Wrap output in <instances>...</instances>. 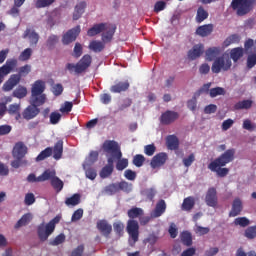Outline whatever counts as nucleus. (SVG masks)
Instances as JSON below:
<instances>
[{
    "mask_svg": "<svg viewBox=\"0 0 256 256\" xmlns=\"http://www.w3.org/2000/svg\"><path fill=\"white\" fill-rule=\"evenodd\" d=\"M235 153V148L226 150L218 158L209 163L208 169L213 173H216L218 177H227V175H229V168L222 167L235 161Z\"/></svg>",
    "mask_w": 256,
    "mask_h": 256,
    "instance_id": "1",
    "label": "nucleus"
},
{
    "mask_svg": "<svg viewBox=\"0 0 256 256\" xmlns=\"http://www.w3.org/2000/svg\"><path fill=\"white\" fill-rule=\"evenodd\" d=\"M244 53L245 50L241 47L233 48L230 51V57L229 55H223L214 60L212 64V72L221 73V71H229L233 65L231 59L234 61V63H237V61L243 57Z\"/></svg>",
    "mask_w": 256,
    "mask_h": 256,
    "instance_id": "2",
    "label": "nucleus"
},
{
    "mask_svg": "<svg viewBox=\"0 0 256 256\" xmlns=\"http://www.w3.org/2000/svg\"><path fill=\"white\" fill-rule=\"evenodd\" d=\"M145 215V210L139 207H132L127 211L129 220L127 221L126 231L129 235V241L135 245L139 241V222L135 219H140Z\"/></svg>",
    "mask_w": 256,
    "mask_h": 256,
    "instance_id": "3",
    "label": "nucleus"
},
{
    "mask_svg": "<svg viewBox=\"0 0 256 256\" xmlns=\"http://www.w3.org/2000/svg\"><path fill=\"white\" fill-rule=\"evenodd\" d=\"M102 149L105 153H110L114 159H117L116 169L117 171H124L129 167V160L123 157V152H121V146L115 140H105Z\"/></svg>",
    "mask_w": 256,
    "mask_h": 256,
    "instance_id": "4",
    "label": "nucleus"
},
{
    "mask_svg": "<svg viewBox=\"0 0 256 256\" xmlns=\"http://www.w3.org/2000/svg\"><path fill=\"white\" fill-rule=\"evenodd\" d=\"M45 81L36 80L31 88V97L30 103H34V105H45V101H47V95H45Z\"/></svg>",
    "mask_w": 256,
    "mask_h": 256,
    "instance_id": "5",
    "label": "nucleus"
},
{
    "mask_svg": "<svg viewBox=\"0 0 256 256\" xmlns=\"http://www.w3.org/2000/svg\"><path fill=\"white\" fill-rule=\"evenodd\" d=\"M91 63H93V58L89 54H85L76 64L75 63H67L65 66L66 71L72 75H81V73H85L87 69L91 67Z\"/></svg>",
    "mask_w": 256,
    "mask_h": 256,
    "instance_id": "6",
    "label": "nucleus"
},
{
    "mask_svg": "<svg viewBox=\"0 0 256 256\" xmlns=\"http://www.w3.org/2000/svg\"><path fill=\"white\" fill-rule=\"evenodd\" d=\"M31 73V65L26 64L18 69V74H12L10 78L4 83L3 91H12L21 83V77H27Z\"/></svg>",
    "mask_w": 256,
    "mask_h": 256,
    "instance_id": "7",
    "label": "nucleus"
},
{
    "mask_svg": "<svg viewBox=\"0 0 256 256\" xmlns=\"http://www.w3.org/2000/svg\"><path fill=\"white\" fill-rule=\"evenodd\" d=\"M253 5H255V0H232L231 2V8L236 11L238 17H245L251 13Z\"/></svg>",
    "mask_w": 256,
    "mask_h": 256,
    "instance_id": "8",
    "label": "nucleus"
},
{
    "mask_svg": "<svg viewBox=\"0 0 256 256\" xmlns=\"http://www.w3.org/2000/svg\"><path fill=\"white\" fill-rule=\"evenodd\" d=\"M61 221L59 216L54 217L49 223L45 225L42 223L37 228V233L40 241H47L49 236L55 231V225Z\"/></svg>",
    "mask_w": 256,
    "mask_h": 256,
    "instance_id": "9",
    "label": "nucleus"
},
{
    "mask_svg": "<svg viewBox=\"0 0 256 256\" xmlns=\"http://www.w3.org/2000/svg\"><path fill=\"white\" fill-rule=\"evenodd\" d=\"M79 33H81V26L79 25L68 30L66 34L63 35V45H69L70 43H73V41H76L77 37H79Z\"/></svg>",
    "mask_w": 256,
    "mask_h": 256,
    "instance_id": "10",
    "label": "nucleus"
},
{
    "mask_svg": "<svg viewBox=\"0 0 256 256\" xmlns=\"http://www.w3.org/2000/svg\"><path fill=\"white\" fill-rule=\"evenodd\" d=\"M41 107V105H37L35 103H31L22 113L23 119H26V121H31V119H35L41 112V110L38 108Z\"/></svg>",
    "mask_w": 256,
    "mask_h": 256,
    "instance_id": "11",
    "label": "nucleus"
},
{
    "mask_svg": "<svg viewBox=\"0 0 256 256\" xmlns=\"http://www.w3.org/2000/svg\"><path fill=\"white\" fill-rule=\"evenodd\" d=\"M179 119V114L175 111L167 110L160 116V123L162 125H171Z\"/></svg>",
    "mask_w": 256,
    "mask_h": 256,
    "instance_id": "12",
    "label": "nucleus"
},
{
    "mask_svg": "<svg viewBox=\"0 0 256 256\" xmlns=\"http://www.w3.org/2000/svg\"><path fill=\"white\" fill-rule=\"evenodd\" d=\"M205 203L208 207H217L219 203V199L217 198V189L215 187H211L208 189L205 197Z\"/></svg>",
    "mask_w": 256,
    "mask_h": 256,
    "instance_id": "13",
    "label": "nucleus"
},
{
    "mask_svg": "<svg viewBox=\"0 0 256 256\" xmlns=\"http://www.w3.org/2000/svg\"><path fill=\"white\" fill-rule=\"evenodd\" d=\"M96 227L104 237H109V235H111V233L113 232V226L109 224V222L105 219L98 220L96 223Z\"/></svg>",
    "mask_w": 256,
    "mask_h": 256,
    "instance_id": "14",
    "label": "nucleus"
},
{
    "mask_svg": "<svg viewBox=\"0 0 256 256\" xmlns=\"http://www.w3.org/2000/svg\"><path fill=\"white\" fill-rule=\"evenodd\" d=\"M27 155V146L23 142H18L15 144L12 156L14 159H23Z\"/></svg>",
    "mask_w": 256,
    "mask_h": 256,
    "instance_id": "15",
    "label": "nucleus"
},
{
    "mask_svg": "<svg viewBox=\"0 0 256 256\" xmlns=\"http://www.w3.org/2000/svg\"><path fill=\"white\" fill-rule=\"evenodd\" d=\"M104 31L106 32L102 33L103 43H111V41H113V35H115V31H117V26L113 24H106V28Z\"/></svg>",
    "mask_w": 256,
    "mask_h": 256,
    "instance_id": "16",
    "label": "nucleus"
},
{
    "mask_svg": "<svg viewBox=\"0 0 256 256\" xmlns=\"http://www.w3.org/2000/svg\"><path fill=\"white\" fill-rule=\"evenodd\" d=\"M164 163H167V153L160 152L152 158L150 165L152 169H157V167H162Z\"/></svg>",
    "mask_w": 256,
    "mask_h": 256,
    "instance_id": "17",
    "label": "nucleus"
},
{
    "mask_svg": "<svg viewBox=\"0 0 256 256\" xmlns=\"http://www.w3.org/2000/svg\"><path fill=\"white\" fill-rule=\"evenodd\" d=\"M17 59L13 58V59H8L6 61V63L0 67V73L6 77V75H9V73H11V71H13V69H15V67H17Z\"/></svg>",
    "mask_w": 256,
    "mask_h": 256,
    "instance_id": "18",
    "label": "nucleus"
},
{
    "mask_svg": "<svg viewBox=\"0 0 256 256\" xmlns=\"http://www.w3.org/2000/svg\"><path fill=\"white\" fill-rule=\"evenodd\" d=\"M165 211H167V204L165 203V200L161 199L157 202L155 209L151 213V217L157 219L158 217H161Z\"/></svg>",
    "mask_w": 256,
    "mask_h": 256,
    "instance_id": "19",
    "label": "nucleus"
},
{
    "mask_svg": "<svg viewBox=\"0 0 256 256\" xmlns=\"http://www.w3.org/2000/svg\"><path fill=\"white\" fill-rule=\"evenodd\" d=\"M205 47L203 44L194 45L191 50L188 51V59L191 61H195V59H199L200 55H203Z\"/></svg>",
    "mask_w": 256,
    "mask_h": 256,
    "instance_id": "20",
    "label": "nucleus"
},
{
    "mask_svg": "<svg viewBox=\"0 0 256 256\" xmlns=\"http://www.w3.org/2000/svg\"><path fill=\"white\" fill-rule=\"evenodd\" d=\"M241 211H243V202L240 198H235L232 203V209L229 212V217H237V215H241Z\"/></svg>",
    "mask_w": 256,
    "mask_h": 256,
    "instance_id": "21",
    "label": "nucleus"
},
{
    "mask_svg": "<svg viewBox=\"0 0 256 256\" xmlns=\"http://www.w3.org/2000/svg\"><path fill=\"white\" fill-rule=\"evenodd\" d=\"M213 24H204L196 29V35L199 37H209L213 33Z\"/></svg>",
    "mask_w": 256,
    "mask_h": 256,
    "instance_id": "22",
    "label": "nucleus"
},
{
    "mask_svg": "<svg viewBox=\"0 0 256 256\" xmlns=\"http://www.w3.org/2000/svg\"><path fill=\"white\" fill-rule=\"evenodd\" d=\"M105 29H107V23L94 24L93 27L88 29L87 35L88 37H95V35H99V33H103Z\"/></svg>",
    "mask_w": 256,
    "mask_h": 256,
    "instance_id": "23",
    "label": "nucleus"
},
{
    "mask_svg": "<svg viewBox=\"0 0 256 256\" xmlns=\"http://www.w3.org/2000/svg\"><path fill=\"white\" fill-rule=\"evenodd\" d=\"M57 177V172L55 170L46 169L40 176H38V181L44 183V181H52Z\"/></svg>",
    "mask_w": 256,
    "mask_h": 256,
    "instance_id": "24",
    "label": "nucleus"
},
{
    "mask_svg": "<svg viewBox=\"0 0 256 256\" xmlns=\"http://www.w3.org/2000/svg\"><path fill=\"white\" fill-rule=\"evenodd\" d=\"M53 159L59 161L63 157V140H58L52 148Z\"/></svg>",
    "mask_w": 256,
    "mask_h": 256,
    "instance_id": "25",
    "label": "nucleus"
},
{
    "mask_svg": "<svg viewBox=\"0 0 256 256\" xmlns=\"http://www.w3.org/2000/svg\"><path fill=\"white\" fill-rule=\"evenodd\" d=\"M166 145L170 151H177L179 149V138L175 135H168L166 137Z\"/></svg>",
    "mask_w": 256,
    "mask_h": 256,
    "instance_id": "26",
    "label": "nucleus"
},
{
    "mask_svg": "<svg viewBox=\"0 0 256 256\" xmlns=\"http://www.w3.org/2000/svg\"><path fill=\"white\" fill-rule=\"evenodd\" d=\"M27 37L30 41L31 46L37 45V43H39V34L35 32V30L26 29L23 38L27 39Z\"/></svg>",
    "mask_w": 256,
    "mask_h": 256,
    "instance_id": "27",
    "label": "nucleus"
},
{
    "mask_svg": "<svg viewBox=\"0 0 256 256\" xmlns=\"http://www.w3.org/2000/svg\"><path fill=\"white\" fill-rule=\"evenodd\" d=\"M130 87L129 81L118 82L117 84L111 86V93H123L127 91Z\"/></svg>",
    "mask_w": 256,
    "mask_h": 256,
    "instance_id": "28",
    "label": "nucleus"
},
{
    "mask_svg": "<svg viewBox=\"0 0 256 256\" xmlns=\"http://www.w3.org/2000/svg\"><path fill=\"white\" fill-rule=\"evenodd\" d=\"M81 203V194L75 193L71 197L66 198L65 205L67 207H77Z\"/></svg>",
    "mask_w": 256,
    "mask_h": 256,
    "instance_id": "29",
    "label": "nucleus"
},
{
    "mask_svg": "<svg viewBox=\"0 0 256 256\" xmlns=\"http://www.w3.org/2000/svg\"><path fill=\"white\" fill-rule=\"evenodd\" d=\"M87 7V3L85 2H80L75 6V10L73 13V20L77 21L79 19H81V15H83V13H85V8Z\"/></svg>",
    "mask_w": 256,
    "mask_h": 256,
    "instance_id": "30",
    "label": "nucleus"
},
{
    "mask_svg": "<svg viewBox=\"0 0 256 256\" xmlns=\"http://www.w3.org/2000/svg\"><path fill=\"white\" fill-rule=\"evenodd\" d=\"M88 49L94 53H101L105 49V44L103 41L93 40L90 42Z\"/></svg>",
    "mask_w": 256,
    "mask_h": 256,
    "instance_id": "31",
    "label": "nucleus"
},
{
    "mask_svg": "<svg viewBox=\"0 0 256 256\" xmlns=\"http://www.w3.org/2000/svg\"><path fill=\"white\" fill-rule=\"evenodd\" d=\"M32 219L33 215H31V213L24 214L15 224V229H20V227H25V225H29Z\"/></svg>",
    "mask_w": 256,
    "mask_h": 256,
    "instance_id": "32",
    "label": "nucleus"
},
{
    "mask_svg": "<svg viewBox=\"0 0 256 256\" xmlns=\"http://www.w3.org/2000/svg\"><path fill=\"white\" fill-rule=\"evenodd\" d=\"M221 53L220 47H211L206 50V61H214L215 58Z\"/></svg>",
    "mask_w": 256,
    "mask_h": 256,
    "instance_id": "33",
    "label": "nucleus"
},
{
    "mask_svg": "<svg viewBox=\"0 0 256 256\" xmlns=\"http://www.w3.org/2000/svg\"><path fill=\"white\" fill-rule=\"evenodd\" d=\"M195 207V198L193 196L186 197L181 205L182 211H191Z\"/></svg>",
    "mask_w": 256,
    "mask_h": 256,
    "instance_id": "34",
    "label": "nucleus"
},
{
    "mask_svg": "<svg viewBox=\"0 0 256 256\" xmlns=\"http://www.w3.org/2000/svg\"><path fill=\"white\" fill-rule=\"evenodd\" d=\"M51 187L56 191V193H61L63 191V187H65V183L59 177H55L50 182Z\"/></svg>",
    "mask_w": 256,
    "mask_h": 256,
    "instance_id": "35",
    "label": "nucleus"
},
{
    "mask_svg": "<svg viewBox=\"0 0 256 256\" xmlns=\"http://www.w3.org/2000/svg\"><path fill=\"white\" fill-rule=\"evenodd\" d=\"M253 107V100H242L234 105L235 111H241L243 109H251Z\"/></svg>",
    "mask_w": 256,
    "mask_h": 256,
    "instance_id": "36",
    "label": "nucleus"
},
{
    "mask_svg": "<svg viewBox=\"0 0 256 256\" xmlns=\"http://www.w3.org/2000/svg\"><path fill=\"white\" fill-rule=\"evenodd\" d=\"M180 239L183 245H185L186 247H191V245H193V236L191 235V232H182Z\"/></svg>",
    "mask_w": 256,
    "mask_h": 256,
    "instance_id": "37",
    "label": "nucleus"
},
{
    "mask_svg": "<svg viewBox=\"0 0 256 256\" xmlns=\"http://www.w3.org/2000/svg\"><path fill=\"white\" fill-rule=\"evenodd\" d=\"M208 17L209 12H207L205 8H203V6H200L196 14V23H203V21H205V19H208Z\"/></svg>",
    "mask_w": 256,
    "mask_h": 256,
    "instance_id": "38",
    "label": "nucleus"
},
{
    "mask_svg": "<svg viewBox=\"0 0 256 256\" xmlns=\"http://www.w3.org/2000/svg\"><path fill=\"white\" fill-rule=\"evenodd\" d=\"M13 97H16V99H25L27 97V87L25 86H18L13 91Z\"/></svg>",
    "mask_w": 256,
    "mask_h": 256,
    "instance_id": "39",
    "label": "nucleus"
},
{
    "mask_svg": "<svg viewBox=\"0 0 256 256\" xmlns=\"http://www.w3.org/2000/svg\"><path fill=\"white\" fill-rule=\"evenodd\" d=\"M53 155V148L52 147H47L43 151L39 153V155L36 157V161H45V159L51 157Z\"/></svg>",
    "mask_w": 256,
    "mask_h": 256,
    "instance_id": "40",
    "label": "nucleus"
},
{
    "mask_svg": "<svg viewBox=\"0 0 256 256\" xmlns=\"http://www.w3.org/2000/svg\"><path fill=\"white\" fill-rule=\"evenodd\" d=\"M118 191H123L124 193H131V191H133V184L127 181H121L118 183Z\"/></svg>",
    "mask_w": 256,
    "mask_h": 256,
    "instance_id": "41",
    "label": "nucleus"
},
{
    "mask_svg": "<svg viewBox=\"0 0 256 256\" xmlns=\"http://www.w3.org/2000/svg\"><path fill=\"white\" fill-rule=\"evenodd\" d=\"M239 41H241V36L238 34H232L225 39L224 47H229V45H233V43H239Z\"/></svg>",
    "mask_w": 256,
    "mask_h": 256,
    "instance_id": "42",
    "label": "nucleus"
},
{
    "mask_svg": "<svg viewBox=\"0 0 256 256\" xmlns=\"http://www.w3.org/2000/svg\"><path fill=\"white\" fill-rule=\"evenodd\" d=\"M104 193H106V195H115V193H119L118 183H112L104 187Z\"/></svg>",
    "mask_w": 256,
    "mask_h": 256,
    "instance_id": "43",
    "label": "nucleus"
},
{
    "mask_svg": "<svg viewBox=\"0 0 256 256\" xmlns=\"http://www.w3.org/2000/svg\"><path fill=\"white\" fill-rule=\"evenodd\" d=\"M114 166H104L100 171L101 179H107V177H111L113 175Z\"/></svg>",
    "mask_w": 256,
    "mask_h": 256,
    "instance_id": "44",
    "label": "nucleus"
},
{
    "mask_svg": "<svg viewBox=\"0 0 256 256\" xmlns=\"http://www.w3.org/2000/svg\"><path fill=\"white\" fill-rule=\"evenodd\" d=\"M31 55H33V50L31 48H26L21 52L18 59L19 61H29V59H31Z\"/></svg>",
    "mask_w": 256,
    "mask_h": 256,
    "instance_id": "45",
    "label": "nucleus"
},
{
    "mask_svg": "<svg viewBox=\"0 0 256 256\" xmlns=\"http://www.w3.org/2000/svg\"><path fill=\"white\" fill-rule=\"evenodd\" d=\"M132 163L135 167H143V164L145 163V156L142 154H136L133 157Z\"/></svg>",
    "mask_w": 256,
    "mask_h": 256,
    "instance_id": "46",
    "label": "nucleus"
},
{
    "mask_svg": "<svg viewBox=\"0 0 256 256\" xmlns=\"http://www.w3.org/2000/svg\"><path fill=\"white\" fill-rule=\"evenodd\" d=\"M209 95L210 97H212V99H214V97H218V95H225V88H222V87L211 88Z\"/></svg>",
    "mask_w": 256,
    "mask_h": 256,
    "instance_id": "47",
    "label": "nucleus"
},
{
    "mask_svg": "<svg viewBox=\"0 0 256 256\" xmlns=\"http://www.w3.org/2000/svg\"><path fill=\"white\" fill-rule=\"evenodd\" d=\"M55 3V0H37L36 1V9H43L45 7H49V5H53Z\"/></svg>",
    "mask_w": 256,
    "mask_h": 256,
    "instance_id": "48",
    "label": "nucleus"
},
{
    "mask_svg": "<svg viewBox=\"0 0 256 256\" xmlns=\"http://www.w3.org/2000/svg\"><path fill=\"white\" fill-rule=\"evenodd\" d=\"M113 228L116 235H118L119 237H123V231L125 229V225L122 222H115L113 224Z\"/></svg>",
    "mask_w": 256,
    "mask_h": 256,
    "instance_id": "49",
    "label": "nucleus"
},
{
    "mask_svg": "<svg viewBox=\"0 0 256 256\" xmlns=\"http://www.w3.org/2000/svg\"><path fill=\"white\" fill-rule=\"evenodd\" d=\"M250 223L247 217H238L234 220V225H239L240 227H249Z\"/></svg>",
    "mask_w": 256,
    "mask_h": 256,
    "instance_id": "50",
    "label": "nucleus"
},
{
    "mask_svg": "<svg viewBox=\"0 0 256 256\" xmlns=\"http://www.w3.org/2000/svg\"><path fill=\"white\" fill-rule=\"evenodd\" d=\"M155 151H157V147H155V144H148L144 147V153L148 157H153V155H155Z\"/></svg>",
    "mask_w": 256,
    "mask_h": 256,
    "instance_id": "51",
    "label": "nucleus"
},
{
    "mask_svg": "<svg viewBox=\"0 0 256 256\" xmlns=\"http://www.w3.org/2000/svg\"><path fill=\"white\" fill-rule=\"evenodd\" d=\"M245 237H247V239H255L256 237V226H250L245 230L244 233Z\"/></svg>",
    "mask_w": 256,
    "mask_h": 256,
    "instance_id": "52",
    "label": "nucleus"
},
{
    "mask_svg": "<svg viewBox=\"0 0 256 256\" xmlns=\"http://www.w3.org/2000/svg\"><path fill=\"white\" fill-rule=\"evenodd\" d=\"M243 129L246 131H255L256 125L255 123L251 122L250 119H245L242 124Z\"/></svg>",
    "mask_w": 256,
    "mask_h": 256,
    "instance_id": "53",
    "label": "nucleus"
},
{
    "mask_svg": "<svg viewBox=\"0 0 256 256\" xmlns=\"http://www.w3.org/2000/svg\"><path fill=\"white\" fill-rule=\"evenodd\" d=\"M82 218H83V209L79 208L75 210L74 213L72 214L71 221L72 223H75L76 221H80V219Z\"/></svg>",
    "mask_w": 256,
    "mask_h": 256,
    "instance_id": "54",
    "label": "nucleus"
},
{
    "mask_svg": "<svg viewBox=\"0 0 256 256\" xmlns=\"http://www.w3.org/2000/svg\"><path fill=\"white\" fill-rule=\"evenodd\" d=\"M131 105H133V100L131 98H125L119 106L118 111H125V109L131 107Z\"/></svg>",
    "mask_w": 256,
    "mask_h": 256,
    "instance_id": "55",
    "label": "nucleus"
},
{
    "mask_svg": "<svg viewBox=\"0 0 256 256\" xmlns=\"http://www.w3.org/2000/svg\"><path fill=\"white\" fill-rule=\"evenodd\" d=\"M61 121V113L59 112H52L50 114V123L51 125H57Z\"/></svg>",
    "mask_w": 256,
    "mask_h": 256,
    "instance_id": "56",
    "label": "nucleus"
},
{
    "mask_svg": "<svg viewBox=\"0 0 256 256\" xmlns=\"http://www.w3.org/2000/svg\"><path fill=\"white\" fill-rule=\"evenodd\" d=\"M65 243V234H59L52 241H50V245L57 246Z\"/></svg>",
    "mask_w": 256,
    "mask_h": 256,
    "instance_id": "57",
    "label": "nucleus"
},
{
    "mask_svg": "<svg viewBox=\"0 0 256 256\" xmlns=\"http://www.w3.org/2000/svg\"><path fill=\"white\" fill-rule=\"evenodd\" d=\"M182 163L184 167H191L195 163V154H190L188 157L183 158Z\"/></svg>",
    "mask_w": 256,
    "mask_h": 256,
    "instance_id": "58",
    "label": "nucleus"
},
{
    "mask_svg": "<svg viewBox=\"0 0 256 256\" xmlns=\"http://www.w3.org/2000/svg\"><path fill=\"white\" fill-rule=\"evenodd\" d=\"M7 111L9 115H15L21 111V104H11Z\"/></svg>",
    "mask_w": 256,
    "mask_h": 256,
    "instance_id": "59",
    "label": "nucleus"
},
{
    "mask_svg": "<svg viewBox=\"0 0 256 256\" xmlns=\"http://www.w3.org/2000/svg\"><path fill=\"white\" fill-rule=\"evenodd\" d=\"M165 7H167V3L165 1H157L154 5V12L160 13V11H165Z\"/></svg>",
    "mask_w": 256,
    "mask_h": 256,
    "instance_id": "60",
    "label": "nucleus"
},
{
    "mask_svg": "<svg viewBox=\"0 0 256 256\" xmlns=\"http://www.w3.org/2000/svg\"><path fill=\"white\" fill-rule=\"evenodd\" d=\"M21 165H27V161L23 160V158H15V160L11 162V166L14 169H19Z\"/></svg>",
    "mask_w": 256,
    "mask_h": 256,
    "instance_id": "61",
    "label": "nucleus"
},
{
    "mask_svg": "<svg viewBox=\"0 0 256 256\" xmlns=\"http://www.w3.org/2000/svg\"><path fill=\"white\" fill-rule=\"evenodd\" d=\"M85 174L87 179H90L91 181H94V179L97 178V170H95L94 168L86 169Z\"/></svg>",
    "mask_w": 256,
    "mask_h": 256,
    "instance_id": "62",
    "label": "nucleus"
},
{
    "mask_svg": "<svg viewBox=\"0 0 256 256\" xmlns=\"http://www.w3.org/2000/svg\"><path fill=\"white\" fill-rule=\"evenodd\" d=\"M256 65V54H251L247 58V68L253 69Z\"/></svg>",
    "mask_w": 256,
    "mask_h": 256,
    "instance_id": "63",
    "label": "nucleus"
},
{
    "mask_svg": "<svg viewBox=\"0 0 256 256\" xmlns=\"http://www.w3.org/2000/svg\"><path fill=\"white\" fill-rule=\"evenodd\" d=\"M24 203L25 205H28V206L33 205V203H35V194L27 193L25 195Z\"/></svg>",
    "mask_w": 256,
    "mask_h": 256,
    "instance_id": "64",
    "label": "nucleus"
}]
</instances>
